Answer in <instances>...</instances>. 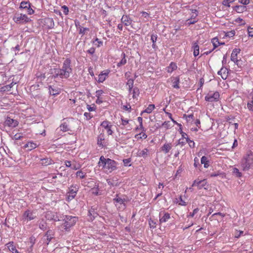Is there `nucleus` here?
I'll list each match as a JSON object with an SVG mask.
<instances>
[{"mask_svg": "<svg viewBox=\"0 0 253 253\" xmlns=\"http://www.w3.org/2000/svg\"><path fill=\"white\" fill-rule=\"evenodd\" d=\"M22 218L25 221L32 220L36 218V215L32 211L27 210L24 212Z\"/></svg>", "mask_w": 253, "mask_h": 253, "instance_id": "obj_6", "label": "nucleus"}, {"mask_svg": "<svg viewBox=\"0 0 253 253\" xmlns=\"http://www.w3.org/2000/svg\"><path fill=\"white\" fill-rule=\"evenodd\" d=\"M49 93L51 95H56L60 93V89L58 87H53L52 86H48Z\"/></svg>", "mask_w": 253, "mask_h": 253, "instance_id": "obj_15", "label": "nucleus"}, {"mask_svg": "<svg viewBox=\"0 0 253 253\" xmlns=\"http://www.w3.org/2000/svg\"><path fill=\"white\" fill-rule=\"evenodd\" d=\"M179 77H174L172 79L171 82L172 83V87L174 88L178 89L179 88Z\"/></svg>", "mask_w": 253, "mask_h": 253, "instance_id": "obj_19", "label": "nucleus"}, {"mask_svg": "<svg viewBox=\"0 0 253 253\" xmlns=\"http://www.w3.org/2000/svg\"><path fill=\"white\" fill-rule=\"evenodd\" d=\"M193 47L194 49V55L195 56L198 55L199 54V46L198 44L196 42H195L193 44Z\"/></svg>", "mask_w": 253, "mask_h": 253, "instance_id": "obj_27", "label": "nucleus"}, {"mask_svg": "<svg viewBox=\"0 0 253 253\" xmlns=\"http://www.w3.org/2000/svg\"><path fill=\"white\" fill-rule=\"evenodd\" d=\"M5 125L10 127H14L18 125V122L10 117H7L5 121Z\"/></svg>", "mask_w": 253, "mask_h": 253, "instance_id": "obj_8", "label": "nucleus"}, {"mask_svg": "<svg viewBox=\"0 0 253 253\" xmlns=\"http://www.w3.org/2000/svg\"><path fill=\"white\" fill-rule=\"evenodd\" d=\"M241 167L244 171L248 170L253 164V153L247 154L241 161Z\"/></svg>", "mask_w": 253, "mask_h": 253, "instance_id": "obj_3", "label": "nucleus"}, {"mask_svg": "<svg viewBox=\"0 0 253 253\" xmlns=\"http://www.w3.org/2000/svg\"><path fill=\"white\" fill-rule=\"evenodd\" d=\"M7 247L9 251L13 253H18V251L16 249L15 247L13 245V243L9 242L7 244Z\"/></svg>", "mask_w": 253, "mask_h": 253, "instance_id": "obj_25", "label": "nucleus"}, {"mask_svg": "<svg viewBox=\"0 0 253 253\" xmlns=\"http://www.w3.org/2000/svg\"><path fill=\"white\" fill-rule=\"evenodd\" d=\"M211 42L213 46V49L216 48L220 44L218 39L216 38H213L211 40Z\"/></svg>", "mask_w": 253, "mask_h": 253, "instance_id": "obj_32", "label": "nucleus"}, {"mask_svg": "<svg viewBox=\"0 0 253 253\" xmlns=\"http://www.w3.org/2000/svg\"><path fill=\"white\" fill-rule=\"evenodd\" d=\"M133 83H134V80L129 79H128L126 85L128 86L129 91L130 92H131L133 86Z\"/></svg>", "mask_w": 253, "mask_h": 253, "instance_id": "obj_29", "label": "nucleus"}, {"mask_svg": "<svg viewBox=\"0 0 253 253\" xmlns=\"http://www.w3.org/2000/svg\"><path fill=\"white\" fill-rule=\"evenodd\" d=\"M88 215L90 216H92V217L90 218L91 220H93L97 216L98 214L95 211V209H93L92 208H91L88 211Z\"/></svg>", "mask_w": 253, "mask_h": 253, "instance_id": "obj_23", "label": "nucleus"}, {"mask_svg": "<svg viewBox=\"0 0 253 253\" xmlns=\"http://www.w3.org/2000/svg\"><path fill=\"white\" fill-rule=\"evenodd\" d=\"M36 77L37 78V81L39 82H41L43 79L45 78V76L44 74H42L41 73H38L36 74Z\"/></svg>", "mask_w": 253, "mask_h": 253, "instance_id": "obj_36", "label": "nucleus"}, {"mask_svg": "<svg viewBox=\"0 0 253 253\" xmlns=\"http://www.w3.org/2000/svg\"><path fill=\"white\" fill-rule=\"evenodd\" d=\"M117 163L109 158L106 159L103 156L100 157L99 161L98 162L99 167H102L103 168L109 172L117 169Z\"/></svg>", "mask_w": 253, "mask_h": 253, "instance_id": "obj_1", "label": "nucleus"}, {"mask_svg": "<svg viewBox=\"0 0 253 253\" xmlns=\"http://www.w3.org/2000/svg\"><path fill=\"white\" fill-rule=\"evenodd\" d=\"M104 140V135L102 134H100L97 137V144L100 146H102V141Z\"/></svg>", "mask_w": 253, "mask_h": 253, "instance_id": "obj_35", "label": "nucleus"}, {"mask_svg": "<svg viewBox=\"0 0 253 253\" xmlns=\"http://www.w3.org/2000/svg\"><path fill=\"white\" fill-rule=\"evenodd\" d=\"M63 223L61 225L62 228L65 231L68 232L70 228L74 226L77 221V217L71 215H63L62 217Z\"/></svg>", "mask_w": 253, "mask_h": 253, "instance_id": "obj_2", "label": "nucleus"}, {"mask_svg": "<svg viewBox=\"0 0 253 253\" xmlns=\"http://www.w3.org/2000/svg\"><path fill=\"white\" fill-rule=\"evenodd\" d=\"M25 147H29L30 150H32L37 147V144L35 143L29 142L25 146Z\"/></svg>", "mask_w": 253, "mask_h": 253, "instance_id": "obj_39", "label": "nucleus"}, {"mask_svg": "<svg viewBox=\"0 0 253 253\" xmlns=\"http://www.w3.org/2000/svg\"><path fill=\"white\" fill-rule=\"evenodd\" d=\"M84 115L86 117L87 120H89L91 118V116H90V114L89 113L85 112L84 113Z\"/></svg>", "mask_w": 253, "mask_h": 253, "instance_id": "obj_61", "label": "nucleus"}, {"mask_svg": "<svg viewBox=\"0 0 253 253\" xmlns=\"http://www.w3.org/2000/svg\"><path fill=\"white\" fill-rule=\"evenodd\" d=\"M67 251V249L63 248V249H56L54 250V252L56 253H66Z\"/></svg>", "mask_w": 253, "mask_h": 253, "instance_id": "obj_46", "label": "nucleus"}, {"mask_svg": "<svg viewBox=\"0 0 253 253\" xmlns=\"http://www.w3.org/2000/svg\"><path fill=\"white\" fill-rule=\"evenodd\" d=\"M121 21L126 26H129L131 24V19L126 15H123L121 19Z\"/></svg>", "mask_w": 253, "mask_h": 253, "instance_id": "obj_17", "label": "nucleus"}, {"mask_svg": "<svg viewBox=\"0 0 253 253\" xmlns=\"http://www.w3.org/2000/svg\"><path fill=\"white\" fill-rule=\"evenodd\" d=\"M103 93V91L102 90H98L96 91V96L97 98L100 97V96H101Z\"/></svg>", "mask_w": 253, "mask_h": 253, "instance_id": "obj_54", "label": "nucleus"}, {"mask_svg": "<svg viewBox=\"0 0 253 253\" xmlns=\"http://www.w3.org/2000/svg\"><path fill=\"white\" fill-rule=\"evenodd\" d=\"M76 175L80 178L83 179L85 177L86 173L83 172L82 170H79L76 172Z\"/></svg>", "mask_w": 253, "mask_h": 253, "instance_id": "obj_37", "label": "nucleus"}, {"mask_svg": "<svg viewBox=\"0 0 253 253\" xmlns=\"http://www.w3.org/2000/svg\"><path fill=\"white\" fill-rule=\"evenodd\" d=\"M27 12L29 14H32L34 13V11L31 8V5H30L29 7H28L27 8Z\"/></svg>", "mask_w": 253, "mask_h": 253, "instance_id": "obj_58", "label": "nucleus"}, {"mask_svg": "<svg viewBox=\"0 0 253 253\" xmlns=\"http://www.w3.org/2000/svg\"><path fill=\"white\" fill-rule=\"evenodd\" d=\"M121 120H122V125L124 126H125L128 123V120H125L123 118H122Z\"/></svg>", "mask_w": 253, "mask_h": 253, "instance_id": "obj_63", "label": "nucleus"}, {"mask_svg": "<svg viewBox=\"0 0 253 253\" xmlns=\"http://www.w3.org/2000/svg\"><path fill=\"white\" fill-rule=\"evenodd\" d=\"M149 224L150 228H154L156 227V222L151 219H150L149 220Z\"/></svg>", "mask_w": 253, "mask_h": 253, "instance_id": "obj_47", "label": "nucleus"}, {"mask_svg": "<svg viewBox=\"0 0 253 253\" xmlns=\"http://www.w3.org/2000/svg\"><path fill=\"white\" fill-rule=\"evenodd\" d=\"M219 75H220L223 79H226L228 76V69L226 68H221V69L217 72Z\"/></svg>", "mask_w": 253, "mask_h": 253, "instance_id": "obj_14", "label": "nucleus"}, {"mask_svg": "<svg viewBox=\"0 0 253 253\" xmlns=\"http://www.w3.org/2000/svg\"><path fill=\"white\" fill-rule=\"evenodd\" d=\"M69 64H64L62 69H58L55 70V74L57 76L60 77L68 78L69 76L70 73L72 71V69L68 65Z\"/></svg>", "mask_w": 253, "mask_h": 253, "instance_id": "obj_4", "label": "nucleus"}, {"mask_svg": "<svg viewBox=\"0 0 253 253\" xmlns=\"http://www.w3.org/2000/svg\"><path fill=\"white\" fill-rule=\"evenodd\" d=\"M234 9L238 13H242L247 10V7L244 5H237L235 7Z\"/></svg>", "mask_w": 253, "mask_h": 253, "instance_id": "obj_22", "label": "nucleus"}, {"mask_svg": "<svg viewBox=\"0 0 253 253\" xmlns=\"http://www.w3.org/2000/svg\"><path fill=\"white\" fill-rule=\"evenodd\" d=\"M31 5L29 2L22 1L20 3V8L22 9H27Z\"/></svg>", "mask_w": 253, "mask_h": 253, "instance_id": "obj_33", "label": "nucleus"}, {"mask_svg": "<svg viewBox=\"0 0 253 253\" xmlns=\"http://www.w3.org/2000/svg\"><path fill=\"white\" fill-rule=\"evenodd\" d=\"M117 197H118V196H117ZM113 201L120 204V206L118 207V208L122 210H124L126 208V205L125 202L126 200L125 199L116 197L113 199Z\"/></svg>", "mask_w": 253, "mask_h": 253, "instance_id": "obj_11", "label": "nucleus"}, {"mask_svg": "<svg viewBox=\"0 0 253 253\" xmlns=\"http://www.w3.org/2000/svg\"><path fill=\"white\" fill-rule=\"evenodd\" d=\"M148 150L147 148H145L138 153V156L139 157H146L148 155Z\"/></svg>", "mask_w": 253, "mask_h": 253, "instance_id": "obj_31", "label": "nucleus"}, {"mask_svg": "<svg viewBox=\"0 0 253 253\" xmlns=\"http://www.w3.org/2000/svg\"><path fill=\"white\" fill-rule=\"evenodd\" d=\"M186 142L189 143V146L191 148H194L195 146V143L193 141L189 139L188 137L186 138Z\"/></svg>", "mask_w": 253, "mask_h": 253, "instance_id": "obj_45", "label": "nucleus"}, {"mask_svg": "<svg viewBox=\"0 0 253 253\" xmlns=\"http://www.w3.org/2000/svg\"><path fill=\"white\" fill-rule=\"evenodd\" d=\"M62 8L63 10V12L65 15H67L69 12L68 7L66 5H63L62 6Z\"/></svg>", "mask_w": 253, "mask_h": 253, "instance_id": "obj_49", "label": "nucleus"}, {"mask_svg": "<svg viewBox=\"0 0 253 253\" xmlns=\"http://www.w3.org/2000/svg\"><path fill=\"white\" fill-rule=\"evenodd\" d=\"M54 232L51 230H48L46 232L44 237H46L45 240L46 241V243L47 245H48L51 240L54 238Z\"/></svg>", "mask_w": 253, "mask_h": 253, "instance_id": "obj_12", "label": "nucleus"}, {"mask_svg": "<svg viewBox=\"0 0 253 253\" xmlns=\"http://www.w3.org/2000/svg\"><path fill=\"white\" fill-rule=\"evenodd\" d=\"M171 149V143H165L161 148V150L165 154L168 153Z\"/></svg>", "mask_w": 253, "mask_h": 253, "instance_id": "obj_20", "label": "nucleus"}, {"mask_svg": "<svg viewBox=\"0 0 253 253\" xmlns=\"http://www.w3.org/2000/svg\"><path fill=\"white\" fill-rule=\"evenodd\" d=\"M219 97V93L217 91L214 92L210 91L205 96V100L209 102L217 101Z\"/></svg>", "mask_w": 253, "mask_h": 253, "instance_id": "obj_5", "label": "nucleus"}, {"mask_svg": "<svg viewBox=\"0 0 253 253\" xmlns=\"http://www.w3.org/2000/svg\"><path fill=\"white\" fill-rule=\"evenodd\" d=\"M56 130L62 131L63 132L72 131L69 124H67L66 122L61 124L60 126L57 128Z\"/></svg>", "mask_w": 253, "mask_h": 253, "instance_id": "obj_9", "label": "nucleus"}, {"mask_svg": "<svg viewBox=\"0 0 253 253\" xmlns=\"http://www.w3.org/2000/svg\"><path fill=\"white\" fill-rule=\"evenodd\" d=\"M133 91V95L132 97L133 98H136L139 94V89L137 87L134 88L132 90Z\"/></svg>", "mask_w": 253, "mask_h": 253, "instance_id": "obj_38", "label": "nucleus"}, {"mask_svg": "<svg viewBox=\"0 0 253 253\" xmlns=\"http://www.w3.org/2000/svg\"><path fill=\"white\" fill-rule=\"evenodd\" d=\"M240 49L235 48L233 49L231 55V60L232 61L236 63L240 61V60L238 59V54L240 53Z\"/></svg>", "mask_w": 253, "mask_h": 253, "instance_id": "obj_10", "label": "nucleus"}, {"mask_svg": "<svg viewBox=\"0 0 253 253\" xmlns=\"http://www.w3.org/2000/svg\"><path fill=\"white\" fill-rule=\"evenodd\" d=\"M194 119V115L193 114H190L187 117V121H190L191 120Z\"/></svg>", "mask_w": 253, "mask_h": 253, "instance_id": "obj_62", "label": "nucleus"}, {"mask_svg": "<svg viewBox=\"0 0 253 253\" xmlns=\"http://www.w3.org/2000/svg\"><path fill=\"white\" fill-rule=\"evenodd\" d=\"M64 163H65V165L66 167H69V168L71 167H71L72 166V164L71 163V162L70 161L66 160V161H65Z\"/></svg>", "mask_w": 253, "mask_h": 253, "instance_id": "obj_59", "label": "nucleus"}, {"mask_svg": "<svg viewBox=\"0 0 253 253\" xmlns=\"http://www.w3.org/2000/svg\"><path fill=\"white\" fill-rule=\"evenodd\" d=\"M206 183L207 182L205 181V180H200V181H198L197 180H195L192 184V186H198V188L199 189H200L205 186Z\"/></svg>", "mask_w": 253, "mask_h": 253, "instance_id": "obj_16", "label": "nucleus"}, {"mask_svg": "<svg viewBox=\"0 0 253 253\" xmlns=\"http://www.w3.org/2000/svg\"><path fill=\"white\" fill-rule=\"evenodd\" d=\"M124 164L125 166H130V165L129 164L130 162V159H126L123 160Z\"/></svg>", "mask_w": 253, "mask_h": 253, "instance_id": "obj_50", "label": "nucleus"}, {"mask_svg": "<svg viewBox=\"0 0 253 253\" xmlns=\"http://www.w3.org/2000/svg\"><path fill=\"white\" fill-rule=\"evenodd\" d=\"M177 69L176 64H169V65L166 68V70L168 73H171L173 71Z\"/></svg>", "mask_w": 253, "mask_h": 253, "instance_id": "obj_28", "label": "nucleus"}, {"mask_svg": "<svg viewBox=\"0 0 253 253\" xmlns=\"http://www.w3.org/2000/svg\"><path fill=\"white\" fill-rule=\"evenodd\" d=\"M39 228L42 230L46 229V225L44 221H42L39 223Z\"/></svg>", "mask_w": 253, "mask_h": 253, "instance_id": "obj_43", "label": "nucleus"}, {"mask_svg": "<svg viewBox=\"0 0 253 253\" xmlns=\"http://www.w3.org/2000/svg\"><path fill=\"white\" fill-rule=\"evenodd\" d=\"M93 43L95 45H96L97 47H100V46L103 45V42L101 41L98 38H96L95 40L93 41Z\"/></svg>", "mask_w": 253, "mask_h": 253, "instance_id": "obj_40", "label": "nucleus"}, {"mask_svg": "<svg viewBox=\"0 0 253 253\" xmlns=\"http://www.w3.org/2000/svg\"><path fill=\"white\" fill-rule=\"evenodd\" d=\"M52 163V160L49 158H43L41 159L40 161V164H41L42 166H48Z\"/></svg>", "mask_w": 253, "mask_h": 253, "instance_id": "obj_21", "label": "nucleus"}, {"mask_svg": "<svg viewBox=\"0 0 253 253\" xmlns=\"http://www.w3.org/2000/svg\"><path fill=\"white\" fill-rule=\"evenodd\" d=\"M204 84V79L203 78H202L200 80L199 87L197 89V91H198L200 89V88Z\"/></svg>", "mask_w": 253, "mask_h": 253, "instance_id": "obj_53", "label": "nucleus"}, {"mask_svg": "<svg viewBox=\"0 0 253 253\" xmlns=\"http://www.w3.org/2000/svg\"><path fill=\"white\" fill-rule=\"evenodd\" d=\"M138 119V121L139 122V124H140V128H143V126H142V118L140 117H138L137 118Z\"/></svg>", "mask_w": 253, "mask_h": 253, "instance_id": "obj_60", "label": "nucleus"}, {"mask_svg": "<svg viewBox=\"0 0 253 253\" xmlns=\"http://www.w3.org/2000/svg\"><path fill=\"white\" fill-rule=\"evenodd\" d=\"M157 39V35L152 34L151 35V40L152 41V42H153L152 47L153 48H155L156 47L155 42H156Z\"/></svg>", "mask_w": 253, "mask_h": 253, "instance_id": "obj_34", "label": "nucleus"}, {"mask_svg": "<svg viewBox=\"0 0 253 253\" xmlns=\"http://www.w3.org/2000/svg\"><path fill=\"white\" fill-rule=\"evenodd\" d=\"M123 109L125 110H127L128 111V112H130V110H131V106L130 105H124L123 106Z\"/></svg>", "mask_w": 253, "mask_h": 253, "instance_id": "obj_55", "label": "nucleus"}, {"mask_svg": "<svg viewBox=\"0 0 253 253\" xmlns=\"http://www.w3.org/2000/svg\"><path fill=\"white\" fill-rule=\"evenodd\" d=\"M198 211H199V209L198 208H196V209H194L192 212L190 213V214L188 215V216L193 217L194 215L195 214H196Z\"/></svg>", "mask_w": 253, "mask_h": 253, "instance_id": "obj_51", "label": "nucleus"}, {"mask_svg": "<svg viewBox=\"0 0 253 253\" xmlns=\"http://www.w3.org/2000/svg\"><path fill=\"white\" fill-rule=\"evenodd\" d=\"M238 1L244 5L248 4L250 0H238Z\"/></svg>", "mask_w": 253, "mask_h": 253, "instance_id": "obj_52", "label": "nucleus"}, {"mask_svg": "<svg viewBox=\"0 0 253 253\" xmlns=\"http://www.w3.org/2000/svg\"><path fill=\"white\" fill-rule=\"evenodd\" d=\"M197 21V20H195L194 18L189 19L187 20V24L191 25L195 23Z\"/></svg>", "mask_w": 253, "mask_h": 253, "instance_id": "obj_48", "label": "nucleus"}, {"mask_svg": "<svg viewBox=\"0 0 253 253\" xmlns=\"http://www.w3.org/2000/svg\"><path fill=\"white\" fill-rule=\"evenodd\" d=\"M154 108L155 105L154 104H150L145 110L142 112L141 115H142V114L144 113L150 114L152 112Z\"/></svg>", "mask_w": 253, "mask_h": 253, "instance_id": "obj_26", "label": "nucleus"}, {"mask_svg": "<svg viewBox=\"0 0 253 253\" xmlns=\"http://www.w3.org/2000/svg\"><path fill=\"white\" fill-rule=\"evenodd\" d=\"M170 214L169 213L166 212L164 214V215L161 217V213H160V223L162 224L163 222H166L170 219Z\"/></svg>", "mask_w": 253, "mask_h": 253, "instance_id": "obj_18", "label": "nucleus"}, {"mask_svg": "<svg viewBox=\"0 0 253 253\" xmlns=\"http://www.w3.org/2000/svg\"><path fill=\"white\" fill-rule=\"evenodd\" d=\"M247 107L249 110L253 111V96L252 98V100L248 103Z\"/></svg>", "mask_w": 253, "mask_h": 253, "instance_id": "obj_41", "label": "nucleus"}, {"mask_svg": "<svg viewBox=\"0 0 253 253\" xmlns=\"http://www.w3.org/2000/svg\"><path fill=\"white\" fill-rule=\"evenodd\" d=\"M169 122H165L163 123L162 126L166 128H169L170 126Z\"/></svg>", "mask_w": 253, "mask_h": 253, "instance_id": "obj_57", "label": "nucleus"}, {"mask_svg": "<svg viewBox=\"0 0 253 253\" xmlns=\"http://www.w3.org/2000/svg\"><path fill=\"white\" fill-rule=\"evenodd\" d=\"M14 19L16 22H28L29 20V19L28 18L26 15L25 14H17L15 16Z\"/></svg>", "mask_w": 253, "mask_h": 253, "instance_id": "obj_7", "label": "nucleus"}, {"mask_svg": "<svg viewBox=\"0 0 253 253\" xmlns=\"http://www.w3.org/2000/svg\"><path fill=\"white\" fill-rule=\"evenodd\" d=\"M78 191V187L76 186H72L70 188H69L68 194L69 195V197H71V199H73L75 198Z\"/></svg>", "mask_w": 253, "mask_h": 253, "instance_id": "obj_13", "label": "nucleus"}, {"mask_svg": "<svg viewBox=\"0 0 253 253\" xmlns=\"http://www.w3.org/2000/svg\"><path fill=\"white\" fill-rule=\"evenodd\" d=\"M233 174L237 177H240L242 176V173L240 172L239 170L236 168H234L232 169Z\"/></svg>", "mask_w": 253, "mask_h": 253, "instance_id": "obj_30", "label": "nucleus"}, {"mask_svg": "<svg viewBox=\"0 0 253 253\" xmlns=\"http://www.w3.org/2000/svg\"><path fill=\"white\" fill-rule=\"evenodd\" d=\"M179 199L180 200V203H179V205H182V206H185L186 205V202H185L184 201H183L181 196L179 197Z\"/></svg>", "mask_w": 253, "mask_h": 253, "instance_id": "obj_64", "label": "nucleus"}, {"mask_svg": "<svg viewBox=\"0 0 253 253\" xmlns=\"http://www.w3.org/2000/svg\"><path fill=\"white\" fill-rule=\"evenodd\" d=\"M201 162L202 164H204V167L205 168H207L209 166V161L208 159L206 156H203L201 160Z\"/></svg>", "mask_w": 253, "mask_h": 253, "instance_id": "obj_24", "label": "nucleus"}, {"mask_svg": "<svg viewBox=\"0 0 253 253\" xmlns=\"http://www.w3.org/2000/svg\"><path fill=\"white\" fill-rule=\"evenodd\" d=\"M106 78L103 74L101 73L99 75L98 82L99 83H103L105 80Z\"/></svg>", "mask_w": 253, "mask_h": 253, "instance_id": "obj_42", "label": "nucleus"}, {"mask_svg": "<svg viewBox=\"0 0 253 253\" xmlns=\"http://www.w3.org/2000/svg\"><path fill=\"white\" fill-rule=\"evenodd\" d=\"M248 34L249 37H253V28H248Z\"/></svg>", "mask_w": 253, "mask_h": 253, "instance_id": "obj_56", "label": "nucleus"}, {"mask_svg": "<svg viewBox=\"0 0 253 253\" xmlns=\"http://www.w3.org/2000/svg\"><path fill=\"white\" fill-rule=\"evenodd\" d=\"M109 123L108 121H105L101 123V126L102 127H104L105 129H107L110 127V126H109Z\"/></svg>", "mask_w": 253, "mask_h": 253, "instance_id": "obj_44", "label": "nucleus"}]
</instances>
